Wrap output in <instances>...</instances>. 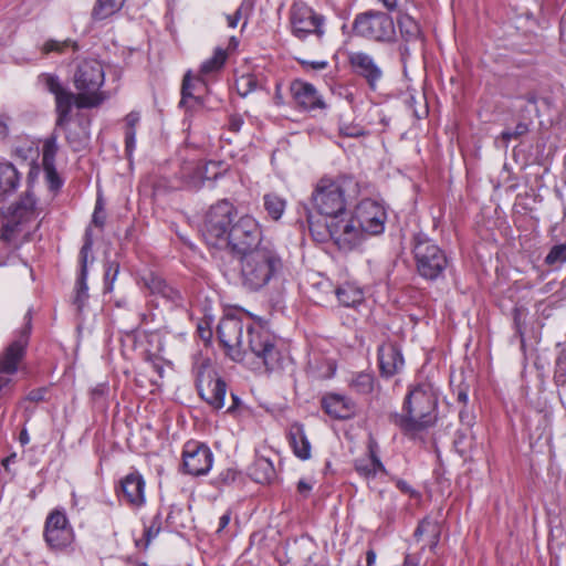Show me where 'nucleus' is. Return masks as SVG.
<instances>
[{
	"instance_id": "1",
	"label": "nucleus",
	"mask_w": 566,
	"mask_h": 566,
	"mask_svg": "<svg viewBox=\"0 0 566 566\" xmlns=\"http://www.w3.org/2000/svg\"><path fill=\"white\" fill-rule=\"evenodd\" d=\"M243 329V322L234 316L223 317L220 321L217 331L218 337L228 355L233 360L240 361L250 352L268 371L281 369L283 355L277 347L275 336L263 326H249L247 327V346H244L242 340Z\"/></svg>"
},
{
	"instance_id": "2",
	"label": "nucleus",
	"mask_w": 566,
	"mask_h": 566,
	"mask_svg": "<svg viewBox=\"0 0 566 566\" xmlns=\"http://www.w3.org/2000/svg\"><path fill=\"white\" fill-rule=\"evenodd\" d=\"M105 73H75L74 86L77 94H73L55 74H41L38 82L55 97L56 126L64 128L71 119L73 104L82 108H94L108 98L102 91Z\"/></svg>"
},
{
	"instance_id": "3",
	"label": "nucleus",
	"mask_w": 566,
	"mask_h": 566,
	"mask_svg": "<svg viewBox=\"0 0 566 566\" xmlns=\"http://www.w3.org/2000/svg\"><path fill=\"white\" fill-rule=\"evenodd\" d=\"M437 410V392L430 382L423 381L409 387L401 412L390 415L389 419L405 436L415 439L436 424Z\"/></svg>"
},
{
	"instance_id": "4",
	"label": "nucleus",
	"mask_w": 566,
	"mask_h": 566,
	"mask_svg": "<svg viewBox=\"0 0 566 566\" xmlns=\"http://www.w3.org/2000/svg\"><path fill=\"white\" fill-rule=\"evenodd\" d=\"M359 192L358 184L348 176L322 177L311 196L313 208L328 220L347 216L348 200Z\"/></svg>"
},
{
	"instance_id": "5",
	"label": "nucleus",
	"mask_w": 566,
	"mask_h": 566,
	"mask_svg": "<svg viewBox=\"0 0 566 566\" xmlns=\"http://www.w3.org/2000/svg\"><path fill=\"white\" fill-rule=\"evenodd\" d=\"M240 259V280L244 289L256 292L282 272L283 262L273 244L260 247Z\"/></svg>"
},
{
	"instance_id": "6",
	"label": "nucleus",
	"mask_w": 566,
	"mask_h": 566,
	"mask_svg": "<svg viewBox=\"0 0 566 566\" xmlns=\"http://www.w3.org/2000/svg\"><path fill=\"white\" fill-rule=\"evenodd\" d=\"M342 216L328 220L325 227H321L312 221V216L308 214L307 222L312 235L318 240L324 241L329 237L339 250L348 252L353 251L361 244L365 240V234L361 228L355 220L354 216Z\"/></svg>"
},
{
	"instance_id": "7",
	"label": "nucleus",
	"mask_w": 566,
	"mask_h": 566,
	"mask_svg": "<svg viewBox=\"0 0 566 566\" xmlns=\"http://www.w3.org/2000/svg\"><path fill=\"white\" fill-rule=\"evenodd\" d=\"M417 273L428 281L443 277L449 265L446 252L430 238L417 234L412 248Z\"/></svg>"
},
{
	"instance_id": "8",
	"label": "nucleus",
	"mask_w": 566,
	"mask_h": 566,
	"mask_svg": "<svg viewBox=\"0 0 566 566\" xmlns=\"http://www.w3.org/2000/svg\"><path fill=\"white\" fill-rule=\"evenodd\" d=\"M265 244L272 243L264 239L259 221L250 214H243L237 219L222 248L240 258Z\"/></svg>"
},
{
	"instance_id": "9",
	"label": "nucleus",
	"mask_w": 566,
	"mask_h": 566,
	"mask_svg": "<svg viewBox=\"0 0 566 566\" xmlns=\"http://www.w3.org/2000/svg\"><path fill=\"white\" fill-rule=\"evenodd\" d=\"M238 209L228 199L212 205L206 213L203 237L208 244L222 248L237 221Z\"/></svg>"
},
{
	"instance_id": "10",
	"label": "nucleus",
	"mask_w": 566,
	"mask_h": 566,
	"mask_svg": "<svg viewBox=\"0 0 566 566\" xmlns=\"http://www.w3.org/2000/svg\"><path fill=\"white\" fill-rule=\"evenodd\" d=\"M41 208L32 191L28 190L20 199L2 210V229L0 239L10 242L14 232L22 227L36 221Z\"/></svg>"
},
{
	"instance_id": "11",
	"label": "nucleus",
	"mask_w": 566,
	"mask_h": 566,
	"mask_svg": "<svg viewBox=\"0 0 566 566\" xmlns=\"http://www.w3.org/2000/svg\"><path fill=\"white\" fill-rule=\"evenodd\" d=\"M353 31L369 40L389 41L395 35V24L387 13L370 10L356 15Z\"/></svg>"
},
{
	"instance_id": "12",
	"label": "nucleus",
	"mask_w": 566,
	"mask_h": 566,
	"mask_svg": "<svg viewBox=\"0 0 566 566\" xmlns=\"http://www.w3.org/2000/svg\"><path fill=\"white\" fill-rule=\"evenodd\" d=\"M196 387L200 398L212 409L219 410L224 407L228 386L211 366L202 364L198 368Z\"/></svg>"
},
{
	"instance_id": "13",
	"label": "nucleus",
	"mask_w": 566,
	"mask_h": 566,
	"mask_svg": "<svg viewBox=\"0 0 566 566\" xmlns=\"http://www.w3.org/2000/svg\"><path fill=\"white\" fill-rule=\"evenodd\" d=\"M353 216L365 235H377L384 232L387 214L384 207L375 200L360 201Z\"/></svg>"
},
{
	"instance_id": "14",
	"label": "nucleus",
	"mask_w": 566,
	"mask_h": 566,
	"mask_svg": "<svg viewBox=\"0 0 566 566\" xmlns=\"http://www.w3.org/2000/svg\"><path fill=\"white\" fill-rule=\"evenodd\" d=\"M44 538L54 551H63L72 544L73 530L63 512L54 510L49 514L45 521Z\"/></svg>"
},
{
	"instance_id": "15",
	"label": "nucleus",
	"mask_w": 566,
	"mask_h": 566,
	"mask_svg": "<svg viewBox=\"0 0 566 566\" xmlns=\"http://www.w3.org/2000/svg\"><path fill=\"white\" fill-rule=\"evenodd\" d=\"M213 454L203 443L187 442L182 452V465L186 473L198 476L205 475L212 467Z\"/></svg>"
},
{
	"instance_id": "16",
	"label": "nucleus",
	"mask_w": 566,
	"mask_h": 566,
	"mask_svg": "<svg viewBox=\"0 0 566 566\" xmlns=\"http://www.w3.org/2000/svg\"><path fill=\"white\" fill-rule=\"evenodd\" d=\"M323 21V17L307 6L295 4L291 10L292 31L300 39H304L312 33L322 36L324 33L322 29Z\"/></svg>"
},
{
	"instance_id": "17",
	"label": "nucleus",
	"mask_w": 566,
	"mask_h": 566,
	"mask_svg": "<svg viewBox=\"0 0 566 566\" xmlns=\"http://www.w3.org/2000/svg\"><path fill=\"white\" fill-rule=\"evenodd\" d=\"M93 248V235L91 229H86L84 234V243L80 251V264L81 270L75 284V296L73 300L74 305H76L77 311L81 312L85 306V303L88 298V287H87V260L88 254L91 253Z\"/></svg>"
},
{
	"instance_id": "18",
	"label": "nucleus",
	"mask_w": 566,
	"mask_h": 566,
	"mask_svg": "<svg viewBox=\"0 0 566 566\" xmlns=\"http://www.w3.org/2000/svg\"><path fill=\"white\" fill-rule=\"evenodd\" d=\"M30 329L31 323L29 319L19 337L6 348L4 353L0 357V373L12 375L18 370V364L25 353Z\"/></svg>"
},
{
	"instance_id": "19",
	"label": "nucleus",
	"mask_w": 566,
	"mask_h": 566,
	"mask_svg": "<svg viewBox=\"0 0 566 566\" xmlns=\"http://www.w3.org/2000/svg\"><path fill=\"white\" fill-rule=\"evenodd\" d=\"M216 167V161L201 163V161H185L180 166L179 178L184 186L189 189H199L202 187L205 180H213L220 176L216 172L213 176H208L207 170L210 167Z\"/></svg>"
},
{
	"instance_id": "20",
	"label": "nucleus",
	"mask_w": 566,
	"mask_h": 566,
	"mask_svg": "<svg viewBox=\"0 0 566 566\" xmlns=\"http://www.w3.org/2000/svg\"><path fill=\"white\" fill-rule=\"evenodd\" d=\"M291 93L298 107L304 111H315L325 108V103L316 88L300 80L291 84Z\"/></svg>"
},
{
	"instance_id": "21",
	"label": "nucleus",
	"mask_w": 566,
	"mask_h": 566,
	"mask_svg": "<svg viewBox=\"0 0 566 566\" xmlns=\"http://www.w3.org/2000/svg\"><path fill=\"white\" fill-rule=\"evenodd\" d=\"M379 368L384 376L391 377L403 366L400 348L394 343H385L378 348Z\"/></svg>"
},
{
	"instance_id": "22",
	"label": "nucleus",
	"mask_w": 566,
	"mask_h": 566,
	"mask_svg": "<svg viewBox=\"0 0 566 566\" xmlns=\"http://www.w3.org/2000/svg\"><path fill=\"white\" fill-rule=\"evenodd\" d=\"M322 408L335 419H349L355 415L354 401L345 396L328 394L322 398Z\"/></svg>"
},
{
	"instance_id": "23",
	"label": "nucleus",
	"mask_w": 566,
	"mask_h": 566,
	"mask_svg": "<svg viewBox=\"0 0 566 566\" xmlns=\"http://www.w3.org/2000/svg\"><path fill=\"white\" fill-rule=\"evenodd\" d=\"M317 287H322L326 294H335L339 304L345 307H357L364 302L363 291L348 283L334 289L331 282L324 281L319 282Z\"/></svg>"
},
{
	"instance_id": "24",
	"label": "nucleus",
	"mask_w": 566,
	"mask_h": 566,
	"mask_svg": "<svg viewBox=\"0 0 566 566\" xmlns=\"http://www.w3.org/2000/svg\"><path fill=\"white\" fill-rule=\"evenodd\" d=\"M145 286L153 295H159L175 306H181L184 297L181 293L170 286L163 277L150 273L143 279Z\"/></svg>"
},
{
	"instance_id": "25",
	"label": "nucleus",
	"mask_w": 566,
	"mask_h": 566,
	"mask_svg": "<svg viewBox=\"0 0 566 566\" xmlns=\"http://www.w3.org/2000/svg\"><path fill=\"white\" fill-rule=\"evenodd\" d=\"M123 497L134 506H140L145 502V481L138 473L126 475L120 482Z\"/></svg>"
},
{
	"instance_id": "26",
	"label": "nucleus",
	"mask_w": 566,
	"mask_h": 566,
	"mask_svg": "<svg viewBox=\"0 0 566 566\" xmlns=\"http://www.w3.org/2000/svg\"><path fill=\"white\" fill-rule=\"evenodd\" d=\"M289 442L293 449V453L301 460L311 458V442L305 434L303 424L293 423L289 430Z\"/></svg>"
},
{
	"instance_id": "27",
	"label": "nucleus",
	"mask_w": 566,
	"mask_h": 566,
	"mask_svg": "<svg viewBox=\"0 0 566 566\" xmlns=\"http://www.w3.org/2000/svg\"><path fill=\"white\" fill-rule=\"evenodd\" d=\"M207 85L201 73H186L181 86V101L185 104L188 98H198L206 92Z\"/></svg>"
},
{
	"instance_id": "28",
	"label": "nucleus",
	"mask_w": 566,
	"mask_h": 566,
	"mask_svg": "<svg viewBox=\"0 0 566 566\" xmlns=\"http://www.w3.org/2000/svg\"><path fill=\"white\" fill-rule=\"evenodd\" d=\"M355 470L366 479L375 478L378 473H386V469L376 455L373 444L369 446L368 459H358L355 461Z\"/></svg>"
},
{
	"instance_id": "29",
	"label": "nucleus",
	"mask_w": 566,
	"mask_h": 566,
	"mask_svg": "<svg viewBox=\"0 0 566 566\" xmlns=\"http://www.w3.org/2000/svg\"><path fill=\"white\" fill-rule=\"evenodd\" d=\"M20 180L19 172L11 164L0 165V199L12 192L18 187Z\"/></svg>"
},
{
	"instance_id": "30",
	"label": "nucleus",
	"mask_w": 566,
	"mask_h": 566,
	"mask_svg": "<svg viewBox=\"0 0 566 566\" xmlns=\"http://www.w3.org/2000/svg\"><path fill=\"white\" fill-rule=\"evenodd\" d=\"M376 379L373 373L359 371L352 375L348 386L358 395H369L374 391Z\"/></svg>"
},
{
	"instance_id": "31",
	"label": "nucleus",
	"mask_w": 566,
	"mask_h": 566,
	"mask_svg": "<svg viewBox=\"0 0 566 566\" xmlns=\"http://www.w3.org/2000/svg\"><path fill=\"white\" fill-rule=\"evenodd\" d=\"M398 25L401 36L408 43H416L421 45V30L418 22L409 14H401L398 18Z\"/></svg>"
},
{
	"instance_id": "32",
	"label": "nucleus",
	"mask_w": 566,
	"mask_h": 566,
	"mask_svg": "<svg viewBox=\"0 0 566 566\" xmlns=\"http://www.w3.org/2000/svg\"><path fill=\"white\" fill-rule=\"evenodd\" d=\"M126 0H97L93 10L92 19L94 21L106 20L120 11Z\"/></svg>"
},
{
	"instance_id": "33",
	"label": "nucleus",
	"mask_w": 566,
	"mask_h": 566,
	"mask_svg": "<svg viewBox=\"0 0 566 566\" xmlns=\"http://www.w3.org/2000/svg\"><path fill=\"white\" fill-rule=\"evenodd\" d=\"M238 44H239V41L237 40V38L232 36L229 41V45H228L227 50L217 48L213 55L210 59H208L206 62H203L200 71H218V70H220L223 66L226 60L228 59V54H229L228 52L235 50Z\"/></svg>"
},
{
	"instance_id": "34",
	"label": "nucleus",
	"mask_w": 566,
	"mask_h": 566,
	"mask_svg": "<svg viewBox=\"0 0 566 566\" xmlns=\"http://www.w3.org/2000/svg\"><path fill=\"white\" fill-rule=\"evenodd\" d=\"M347 60L353 69H360L361 71H379L376 60L366 52H348Z\"/></svg>"
},
{
	"instance_id": "35",
	"label": "nucleus",
	"mask_w": 566,
	"mask_h": 566,
	"mask_svg": "<svg viewBox=\"0 0 566 566\" xmlns=\"http://www.w3.org/2000/svg\"><path fill=\"white\" fill-rule=\"evenodd\" d=\"M140 119V115L137 112H130L126 115V132H125V148L128 156L132 155L135 149L136 143V125Z\"/></svg>"
},
{
	"instance_id": "36",
	"label": "nucleus",
	"mask_w": 566,
	"mask_h": 566,
	"mask_svg": "<svg viewBox=\"0 0 566 566\" xmlns=\"http://www.w3.org/2000/svg\"><path fill=\"white\" fill-rule=\"evenodd\" d=\"M285 200L275 193H266L263 197V206L269 217L279 220L285 210Z\"/></svg>"
},
{
	"instance_id": "37",
	"label": "nucleus",
	"mask_w": 566,
	"mask_h": 566,
	"mask_svg": "<svg viewBox=\"0 0 566 566\" xmlns=\"http://www.w3.org/2000/svg\"><path fill=\"white\" fill-rule=\"evenodd\" d=\"M77 44L67 39L63 41L59 40H48L42 48L43 53L48 54L50 52H57V53H67L69 51H76Z\"/></svg>"
},
{
	"instance_id": "38",
	"label": "nucleus",
	"mask_w": 566,
	"mask_h": 566,
	"mask_svg": "<svg viewBox=\"0 0 566 566\" xmlns=\"http://www.w3.org/2000/svg\"><path fill=\"white\" fill-rule=\"evenodd\" d=\"M256 86V78L254 73H241L235 80V87L241 96L248 95Z\"/></svg>"
},
{
	"instance_id": "39",
	"label": "nucleus",
	"mask_w": 566,
	"mask_h": 566,
	"mask_svg": "<svg viewBox=\"0 0 566 566\" xmlns=\"http://www.w3.org/2000/svg\"><path fill=\"white\" fill-rule=\"evenodd\" d=\"M57 151L56 138L54 136L48 138L43 145L42 164L43 166L54 164L55 155Z\"/></svg>"
},
{
	"instance_id": "40",
	"label": "nucleus",
	"mask_w": 566,
	"mask_h": 566,
	"mask_svg": "<svg viewBox=\"0 0 566 566\" xmlns=\"http://www.w3.org/2000/svg\"><path fill=\"white\" fill-rule=\"evenodd\" d=\"M566 261V244L554 245L545 258V263L554 265Z\"/></svg>"
},
{
	"instance_id": "41",
	"label": "nucleus",
	"mask_w": 566,
	"mask_h": 566,
	"mask_svg": "<svg viewBox=\"0 0 566 566\" xmlns=\"http://www.w3.org/2000/svg\"><path fill=\"white\" fill-rule=\"evenodd\" d=\"M45 172V179L51 191H57L62 187V180L54 167V164L51 166H43Z\"/></svg>"
},
{
	"instance_id": "42",
	"label": "nucleus",
	"mask_w": 566,
	"mask_h": 566,
	"mask_svg": "<svg viewBox=\"0 0 566 566\" xmlns=\"http://www.w3.org/2000/svg\"><path fill=\"white\" fill-rule=\"evenodd\" d=\"M528 133V125L525 123H518L513 130H503L500 135V139L507 145L512 139H517L521 136Z\"/></svg>"
},
{
	"instance_id": "43",
	"label": "nucleus",
	"mask_w": 566,
	"mask_h": 566,
	"mask_svg": "<svg viewBox=\"0 0 566 566\" xmlns=\"http://www.w3.org/2000/svg\"><path fill=\"white\" fill-rule=\"evenodd\" d=\"M119 271V265L116 262H108L104 274V291L112 292L113 284Z\"/></svg>"
},
{
	"instance_id": "44",
	"label": "nucleus",
	"mask_w": 566,
	"mask_h": 566,
	"mask_svg": "<svg viewBox=\"0 0 566 566\" xmlns=\"http://www.w3.org/2000/svg\"><path fill=\"white\" fill-rule=\"evenodd\" d=\"M335 370H336V366L333 361H326L324 364L323 371H319L318 369L315 368V366L313 364H310V373H311L312 377H314L316 379L331 378L334 376Z\"/></svg>"
},
{
	"instance_id": "45",
	"label": "nucleus",
	"mask_w": 566,
	"mask_h": 566,
	"mask_svg": "<svg viewBox=\"0 0 566 566\" xmlns=\"http://www.w3.org/2000/svg\"><path fill=\"white\" fill-rule=\"evenodd\" d=\"M421 522H427L428 525H426V530H423L426 532V534H428L430 536V544L431 546H436L439 542V537H440V527H439V524L436 522V521H432L428 517L423 518Z\"/></svg>"
},
{
	"instance_id": "46",
	"label": "nucleus",
	"mask_w": 566,
	"mask_h": 566,
	"mask_svg": "<svg viewBox=\"0 0 566 566\" xmlns=\"http://www.w3.org/2000/svg\"><path fill=\"white\" fill-rule=\"evenodd\" d=\"M256 469H261L264 472L263 476H259L255 473V480L263 483V482H270L271 479L274 476V468L272 467L271 462L266 460L259 461L255 464Z\"/></svg>"
},
{
	"instance_id": "47",
	"label": "nucleus",
	"mask_w": 566,
	"mask_h": 566,
	"mask_svg": "<svg viewBox=\"0 0 566 566\" xmlns=\"http://www.w3.org/2000/svg\"><path fill=\"white\" fill-rule=\"evenodd\" d=\"M252 11L251 0H243L240 7L233 13L237 19H241L243 15H248Z\"/></svg>"
},
{
	"instance_id": "48",
	"label": "nucleus",
	"mask_w": 566,
	"mask_h": 566,
	"mask_svg": "<svg viewBox=\"0 0 566 566\" xmlns=\"http://www.w3.org/2000/svg\"><path fill=\"white\" fill-rule=\"evenodd\" d=\"M252 11L251 0H243L240 7L233 13L237 19H241L243 15H248Z\"/></svg>"
},
{
	"instance_id": "49",
	"label": "nucleus",
	"mask_w": 566,
	"mask_h": 566,
	"mask_svg": "<svg viewBox=\"0 0 566 566\" xmlns=\"http://www.w3.org/2000/svg\"><path fill=\"white\" fill-rule=\"evenodd\" d=\"M237 478V472L228 469L219 474L217 478L218 483L229 484L233 482Z\"/></svg>"
},
{
	"instance_id": "50",
	"label": "nucleus",
	"mask_w": 566,
	"mask_h": 566,
	"mask_svg": "<svg viewBox=\"0 0 566 566\" xmlns=\"http://www.w3.org/2000/svg\"><path fill=\"white\" fill-rule=\"evenodd\" d=\"M46 389L45 388H38L33 389L28 394V400L33 402H40L45 399Z\"/></svg>"
},
{
	"instance_id": "51",
	"label": "nucleus",
	"mask_w": 566,
	"mask_h": 566,
	"mask_svg": "<svg viewBox=\"0 0 566 566\" xmlns=\"http://www.w3.org/2000/svg\"><path fill=\"white\" fill-rule=\"evenodd\" d=\"M398 55H399V59L401 61V66L403 70L407 69V60L410 55V48L408 46V44H400L398 46Z\"/></svg>"
},
{
	"instance_id": "52",
	"label": "nucleus",
	"mask_w": 566,
	"mask_h": 566,
	"mask_svg": "<svg viewBox=\"0 0 566 566\" xmlns=\"http://www.w3.org/2000/svg\"><path fill=\"white\" fill-rule=\"evenodd\" d=\"M340 133L345 136H349V137H356V136H361L364 135V130L361 127H358V126H354V127H350V126H342L340 127Z\"/></svg>"
},
{
	"instance_id": "53",
	"label": "nucleus",
	"mask_w": 566,
	"mask_h": 566,
	"mask_svg": "<svg viewBox=\"0 0 566 566\" xmlns=\"http://www.w3.org/2000/svg\"><path fill=\"white\" fill-rule=\"evenodd\" d=\"M66 140L74 150H80L85 143V139L77 138L76 136H73L71 133H67Z\"/></svg>"
},
{
	"instance_id": "54",
	"label": "nucleus",
	"mask_w": 566,
	"mask_h": 566,
	"mask_svg": "<svg viewBox=\"0 0 566 566\" xmlns=\"http://www.w3.org/2000/svg\"><path fill=\"white\" fill-rule=\"evenodd\" d=\"M243 125V119L239 116H232L229 120V128L230 130L237 133L241 129Z\"/></svg>"
},
{
	"instance_id": "55",
	"label": "nucleus",
	"mask_w": 566,
	"mask_h": 566,
	"mask_svg": "<svg viewBox=\"0 0 566 566\" xmlns=\"http://www.w3.org/2000/svg\"><path fill=\"white\" fill-rule=\"evenodd\" d=\"M301 65L303 67H312L314 70L316 69H325L327 67V62L326 61H311V62H307V61H300Z\"/></svg>"
},
{
	"instance_id": "56",
	"label": "nucleus",
	"mask_w": 566,
	"mask_h": 566,
	"mask_svg": "<svg viewBox=\"0 0 566 566\" xmlns=\"http://www.w3.org/2000/svg\"><path fill=\"white\" fill-rule=\"evenodd\" d=\"M311 490H312V485L308 482H306L304 480L298 481L297 491L300 494L307 496L308 493L311 492Z\"/></svg>"
},
{
	"instance_id": "57",
	"label": "nucleus",
	"mask_w": 566,
	"mask_h": 566,
	"mask_svg": "<svg viewBox=\"0 0 566 566\" xmlns=\"http://www.w3.org/2000/svg\"><path fill=\"white\" fill-rule=\"evenodd\" d=\"M93 223H95L97 227L104 226V217L99 214V206L98 203L95 207V211L93 213Z\"/></svg>"
},
{
	"instance_id": "58",
	"label": "nucleus",
	"mask_w": 566,
	"mask_h": 566,
	"mask_svg": "<svg viewBox=\"0 0 566 566\" xmlns=\"http://www.w3.org/2000/svg\"><path fill=\"white\" fill-rule=\"evenodd\" d=\"M403 0H381V2L384 3V6L389 10V11H394L396 9L399 8L400 3L402 2Z\"/></svg>"
},
{
	"instance_id": "59",
	"label": "nucleus",
	"mask_w": 566,
	"mask_h": 566,
	"mask_svg": "<svg viewBox=\"0 0 566 566\" xmlns=\"http://www.w3.org/2000/svg\"><path fill=\"white\" fill-rule=\"evenodd\" d=\"M426 525H428L427 522H420L417 528L415 530L413 536L417 541H419L426 534V532L423 531L426 530Z\"/></svg>"
},
{
	"instance_id": "60",
	"label": "nucleus",
	"mask_w": 566,
	"mask_h": 566,
	"mask_svg": "<svg viewBox=\"0 0 566 566\" xmlns=\"http://www.w3.org/2000/svg\"><path fill=\"white\" fill-rule=\"evenodd\" d=\"M426 525H428L427 522H420L417 528L415 530L413 536L417 541H419L426 534V532L423 531L426 530Z\"/></svg>"
},
{
	"instance_id": "61",
	"label": "nucleus",
	"mask_w": 566,
	"mask_h": 566,
	"mask_svg": "<svg viewBox=\"0 0 566 566\" xmlns=\"http://www.w3.org/2000/svg\"><path fill=\"white\" fill-rule=\"evenodd\" d=\"M230 523V514L229 513H226L223 514L220 518H219V527H218V532H221L222 530H224Z\"/></svg>"
},
{
	"instance_id": "62",
	"label": "nucleus",
	"mask_w": 566,
	"mask_h": 566,
	"mask_svg": "<svg viewBox=\"0 0 566 566\" xmlns=\"http://www.w3.org/2000/svg\"><path fill=\"white\" fill-rule=\"evenodd\" d=\"M232 403L228 407L227 412L232 413L240 405V399L234 394H231Z\"/></svg>"
},
{
	"instance_id": "63",
	"label": "nucleus",
	"mask_w": 566,
	"mask_h": 566,
	"mask_svg": "<svg viewBox=\"0 0 566 566\" xmlns=\"http://www.w3.org/2000/svg\"><path fill=\"white\" fill-rule=\"evenodd\" d=\"M366 562H367V566H374V564L376 562V553H375L374 549L367 551V553H366Z\"/></svg>"
},
{
	"instance_id": "64",
	"label": "nucleus",
	"mask_w": 566,
	"mask_h": 566,
	"mask_svg": "<svg viewBox=\"0 0 566 566\" xmlns=\"http://www.w3.org/2000/svg\"><path fill=\"white\" fill-rule=\"evenodd\" d=\"M380 74H381V73H376V72L367 73L366 78H367L368 83H369L371 86H374V85H375V82L380 77Z\"/></svg>"
}]
</instances>
